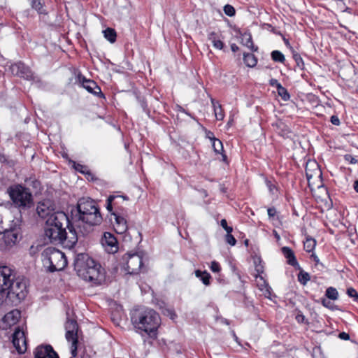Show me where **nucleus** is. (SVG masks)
Returning <instances> with one entry per match:
<instances>
[{
  "label": "nucleus",
  "instance_id": "nucleus-45",
  "mask_svg": "<svg viewBox=\"0 0 358 358\" xmlns=\"http://www.w3.org/2000/svg\"><path fill=\"white\" fill-rule=\"evenodd\" d=\"M226 241L227 243H229L230 245H232V246L235 245L236 243V240L235 239L234 236H232L231 234H227Z\"/></svg>",
  "mask_w": 358,
  "mask_h": 358
},
{
  "label": "nucleus",
  "instance_id": "nucleus-48",
  "mask_svg": "<svg viewBox=\"0 0 358 358\" xmlns=\"http://www.w3.org/2000/svg\"><path fill=\"white\" fill-rule=\"evenodd\" d=\"M338 338L342 340L348 341L350 339V335L348 333L341 332L338 334Z\"/></svg>",
  "mask_w": 358,
  "mask_h": 358
},
{
  "label": "nucleus",
  "instance_id": "nucleus-24",
  "mask_svg": "<svg viewBox=\"0 0 358 358\" xmlns=\"http://www.w3.org/2000/svg\"><path fill=\"white\" fill-rule=\"evenodd\" d=\"M278 134L285 138H289L291 136L292 131L288 126L282 122H278L275 124Z\"/></svg>",
  "mask_w": 358,
  "mask_h": 358
},
{
  "label": "nucleus",
  "instance_id": "nucleus-21",
  "mask_svg": "<svg viewBox=\"0 0 358 358\" xmlns=\"http://www.w3.org/2000/svg\"><path fill=\"white\" fill-rule=\"evenodd\" d=\"M208 39L212 43L213 45L219 50H222L224 47V43L220 39L217 34L212 31L208 34Z\"/></svg>",
  "mask_w": 358,
  "mask_h": 358
},
{
  "label": "nucleus",
  "instance_id": "nucleus-43",
  "mask_svg": "<svg viewBox=\"0 0 358 358\" xmlns=\"http://www.w3.org/2000/svg\"><path fill=\"white\" fill-rule=\"evenodd\" d=\"M74 167L76 171H80V173L88 174L89 176H91V173L88 171H86V169H87L86 166H84L81 164H75Z\"/></svg>",
  "mask_w": 358,
  "mask_h": 358
},
{
  "label": "nucleus",
  "instance_id": "nucleus-38",
  "mask_svg": "<svg viewBox=\"0 0 358 358\" xmlns=\"http://www.w3.org/2000/svg\"><path fill=\"white\" fill-rule=\"evenodd\" d=\"M260 289L262 291L265 297L271 299V288L266 282H264V284L261 285Z\"/></svg>",
  "mask_w": 358,
  "mask_h": 358
},
{
  "label": "nucleus",
  "instance_id": "nucleus-30",
  "mask_svg": "<svg viewBox=\"0 0 358 358\" xmlns=\"http://www.w3.org/2000/svg\"><path fill=\"white\" fill-rule=\"evenodd\" d=\"M104 37L110 43H114L116 41L117 34L115 29L112 28H107L103 31Z\"/></svg>",
  "mask_w": 358,
  "mask_h": 358
},
{
  "label": "nucleus",
  "instance_id": "nucleus-10",
  "mask_svg": "<svg viewBox=\"0 0 358 358\" xmlns=\"http://www.w3.org/2000/svg\"><path fill=\"white\" fill-rule=\"evenodd\" d=\"M67 227L64 225H53L48 226L45 225L44 227V235L45 238H48L50 243H63L67 238H70L68 236V234L66 231Z\"/></svg>",
  "mask_w": 358,
  "mask_h": 358
},
{
  "label": "nucleus",
  "instance_id": "nucleus-51",
  "mask_svg": "<svg viewBox=\"0 0 358 358\" xmlns=\"http://www.w3.org/2000/svg\"><path fill=\"white\" fill-rule=\"evenodd\" d=\"M270 85L273 87H275L277 89L278 88V85H282L276 79H271L270 80Z\"/></svg>",
  "mask_w": 358,
  "mask_h": 358
},
{
  "label": "nucleus",
  "instance_id": "nucleus-37",
  "mask_svg": "<svg viewBox=\"0 0 358 358\" xmlns=\"http://www.w3.org/2000/svg\"><path fill=\"white\" fill-rule=\"evenodd\" d=\"M277 90H278V95L280 96H281V98L284 101H287L288 99H289V98H290L289 94L288 93L287 90L284 87H282V85H278V88L277 89Z\"/></svg>",
  "mask_w": 358,
  "mask_h": 358
},
{
  "label": "nucleus",
  "instance_id": "nucleus-25",
  "mask_svg": "<svg viewBox=\"0 0 358 358\" xmlns=\"http://www.w3.org/2000/svg\"><path fill=\"white\" fill-rule=\"evenodd\" d=\"M211 103L214 109L215 116L217 120H222L224 117L223 109L218 101L211 99Z\"/></svg>",
  "mask_w": 358,
  "mask_h": 358
},
{
  "label": "nucleus",
  "instance_id": "nucleus-4",
  "mask_svg": "<svg viewBox=\"0 0 358 358\" xmlns=\"http://www.w3.org/2000/svg\"><path fill=\"white\" fill-rule=\"evenodd\" d=\"M131 320L136 329L150 336L155 335L161 321L159 314L150 308L135 310Z\"/></svg>",
  "mask_w": 358,
  "mask_h": 358
},
{
  "label": "nucleus",
  "instance_id": "nucleus-31",
  "mask_svg": "<svg viewBox=\"0 0 358 358\" xmlns=\"http://www.w3.org/2000/svg\"><path fill=\"white\" fill-rule=\"evenodd\" d=\"M118 198H122L124 200H128V198L126 196H109L106 201V208L109 212H111L113 210V202L114 201L115 199Z\"/></svg>",
  "mask_w": 358,
  "mask_h": 358
},
{
  "label": "nucleus",
  "instance_id": "nucleus-57",
  "mask_svg": "<svg viewBox=\"0 0 358 358\" xmlns=\"http://www.w3.org/2000/svg\"><path fill=\"white\" fill-rule=\"evenodd\" d=\"M220 224H221V226H222L223 228H226V227H227V226H228V225H227V220H226L225 219H222V220H221V221H220Z\"/></svg>",
  "mask_w": 358,
  "mask_h": 358
},
{
  "label": "nucleus",
  "instance_id": "nucleus-59",
  "mask_svg": "<svg viewBox=\"0 0 358 358\" xmlns=\"http://www.w3.org/2000/svg\"><path fill=\"white\" fill-rule=\"evenodd\" d=\"M224 229L227 231V234H231L233 231L232 227L227 226V227L224 228Z\"/></svg>",
  "mask_w": 358,
  "mask_h": 358
},
{
  "label": "nucleus",
  "instance_id": "nucleus-53",
  "mask_svg": "<svg viewBox=\"0 0 358 358\" xmlns=\"http://www.w3.org/2000/svg\"><path fill=\"white\" fill-rule=\"evenodd\" d=\"M311 258L313 259V261L315 262L316 264H319V262H320L319 258L315 253H313L311 255Z\"/></svg>",
  "mask_w": 358,
  "mask_h": 358
},
{
  "label": "nucleus",
  "instance_id": "nucleus-39",
  "mask_svg": "<svg viewBox=\"0 0 358 358\" xmlns=\"http://www.w3.org/2000/svg\"><path fill=\"white\" fill-rule=\"evenodd\" d=\"M254 262L255 264V271H257L258 275H259L264 272V266L262 263V260L260 258H257L254 259Z\"/></svg>",
  "mask_w": 358,
  "mask_h": 358
},
{
  "label": "nucleus",
  "instance_id": "nucleus-36",
  "mask_svg": "<svg viewBox=\"0 0 358 358\" xmlns=\"http://www.w3.org/2000/svg\"><path fill=\"white\" fill-rule=\"evenodd\" d=\"M66 332L78 329L77 322L74 320L68 319L65 324Z\"/></svg>",
  "mask_w": 358,
  "mask_h": 358
},
{
  "label": "nucleus",
  "instance_id": "nucleus-6",
  "mask_svg": "<svg viewBox=\"0 0 358 358\" xmlns=\"http://www.w3.org/2000/svg\"><path fill=\"white\" fill-rule=\"evenodd\" d=\"M8 193L13 203L21 210L28 209L32 206V195L24 187L20 185L11 186L8 189Z\"/></svg>",
  "mask_w": 358,
  "mask_h": 358
},
{
  "label": "nucleus",
  "instance_id": "nucleus-49",
  "mask_svg": "<svg viewBox=\"0 0 358 358\" xmlns=\"http://www.w3.org/2000/svg\"><path fill=\"white\" fill-rule=\"evenodd\" d=\"M267 212L269 217H273L276 214V210L273 207L268 208Z\"/></svg>",
  "mask_w": 358,
  "mask_h": 358
},
{
  "label": "nucleus",
  "instance_id": "nucleus-16",
  "mask_svg": "<svg viewBox=\"0 0 358 358\" xmlns=\"http://www.w3.org/2000/svg\"><path fill=\"white\" fill-rule=\"evenodd\" d=\"M102 244L104 246H108V252L114 253L117 250V241L116 238L109 232H105L102 238Z\"/></svg>",
  "mask_w": 358,
  "mask_h": 358
},
{
  "label": "nucleus",
  "instance_id": "nucleus-55",
  "mask_svg": "<svg viewBox=\"0 0 358 358\" xmlns=\"http://www.w3.org/2000/svg\"><path fill=\"white\" fill-rule=\"evenodd\" d=\"M35 178V177H30L29 178H27L25 180V183L27 185H31V184L33 182V179Z\"/></svg>",
  "mask_w": 358,
  "mask_h": 358
},
{
  "label": "nucleus",
  "instance_id": "nucleus-19",
  "mask_svg": "<svg viewBox=\"0 0 358 358\" xmlns=\"http://www.w3.org/2000/svg\"><path fill=\"white\" fill-rule=\"evenodd\" d=\"M282 252L285 257L287 259L288 264L293 266L298 265V262L296 261L294 253L291 248L289 247H283L282 248Z\"/></svg>",
  "mask_w": 358,
  "mask_h": 358
},
{
  "label": "nucleus",
  "instance_id": "nucleus-14",
  "mask_svg": "<svg viewBox=\"0 0 358 358\" xmlns=\"http://www.w3.org/2000/svg\"><path fill=\"white\" fill-rule=\"evenodd\" d=\"M112 215L114 216L115 219L113 227L116 233L120 234L125 233L128 229L127 221L126 218L117 212L112 213Z\"/></svg>",
  "mask_w": 358,
  "mask_h": 358
},
{
  "label": "nucleus",
  "instance_id": "nucleus-8",
  "mask_svg": "<svg viewBox=\"0 0 358 358\" xmlns=\"http://www.w3.org/2000/svg\"><path fill=\"white\" fill-rule=\"evenodd\" d=\"M15 278L14 271L10 267L0 266V308L7 301L9 294L8 289Z\"/></svg>",
  "mask_w": 358,
  "mask_h": 358
},
{
  "label": "nucleus",
  "instance_id": "nucleus-33",
  "mask_svg": "<svg viewBox=\"0 0 358 358\" xmlns=\"http://www.w3.org/2000/svg\"><path fill=\"white\" fill-rule=\"evenodd\" d=\"M325 295L329 299L331 300H336L338 297V293L336 289L332 287L327 289Z\"/></svg>",
  "mask_w": 358,
  "mask_h": 358
},
{
  "label": "nucleus",
  "instance_id": "nucleus-47",
  "mask_svg": "<svg viewBox=\"0 0 358 358\" xmlns=\"http://www.w3.org/2000/svg\"><path fill=\"white\" fill-rule=\"evenodd\" d=\"M331 122L334 125H339L340 124V120L336 115H332L330 119Z\"/></svg>",
  "mask_w": 358,
  "mask_h": 358
},
{
  "label": "nucleus",
  "instance_id": "nucleus-52",
  "mask_svg": "<svg viewBox=\"0 0 358 358\" xmlns=\"http://www.w3.org/2000/svg\"><path fill=\"white\" fill-rule=\"evenodd\" d=\"M31 187H33L35 189H38L40 187V182L37 180L36 178L33 179V182L31 184Z\"/></svg>",
  "mask_w": 358,
  "mask_h": 358
},
{
  "label": "nucleus",
  "instance_id": "nucleus-26",
  "mask_svg": "<svg viewBox=\"0 0 358 358\" xmlns=\"http://www.w3.org/2000/svg\"><path fill=\"white\" fill-rule=\"evenodd\" d=\"M241 40H242V43H243V45L247 46L252 51L257 50V47H255V45L253 44L252 36L250 34L244 33L243 34H242Z\"/></svg>",
  "mask_w": 358,
  "mask_h": 358
},
{
  "label": "nucleus",
  "instance_id": "nucleus-28",
  "mask_svg": "<svg viewBox=\"0 0 358 358\" xmlns=\"http://www.w3.org/2000/svg\"><path fill=\"white\" fill-rule=\"evenodd\" d=\"M195 275L197 278H199L200 280L205 285H210V279L211 278L209 273L207 271H201L200 270H196L195 271Z\"/></svg>",
  "mask_w": 358,
  "mask_h": 358
},
{
  "label": "nucleus",
  "instance_id": "nucleus-18",
  "mask_svg": "<svg viewBox=\"0 0 358 358\" xmlns=\"http://www.w3.org/2000/svg\"><path fill=\"white\" fill-rule=\"evenodd\" d=\"M306 175L307 180L310 181L311 178L315 176H320L321 171L318 168V165L315 162H310L307 164L306 168Z\"/></svg>",
  "mask_w": 358,
  "mask_h": 358
},
{
  "label": "nucleus",
  "instance_id": "nucleus-46",
  "mask_svg": "<svg viewBox=\"0 0 358 358\" xmlns=\"http://www.w3.org/2000/svg\"><path fill=\"white\" fill-rule=\"evenodd\" d=\"M345 160L348 161L351 164H355L357 163V159L350 155H346L345 156Z\"/></svg>",
  "mask_w": 358,
  "mask_h": 358
},
{
  "label": "nucleus",
  "instance_id": "nucleus-60",
  "mask_svg": "<svg viewBox=\"0 0 358 358\" xmlns=\"http://www.w3.org/2000/svg\"><path fill=\"white\" fill-rule=\"evenodd\" d=\"M283 41L286 45L287 47H289L290 49H292V50H293L292 48L291 47L290 45V43L289 42V41L287 39H286L285 38H283Z\"/></svg>",
  "mask_w": 358,
  "mask_h": 358
},
{
  "label": "nucleus",
  "instance_id": "nucleus-23",
  "mask_svg": "<svg viewBox=\"0 0 358 358\" xmlns=\"http://www.w3.org/2000/svg\"><path fill=\"white\" fill-rule=\"evenodd\" d=\"M212 146L215 152L222 154L223 161H226L227 156L223 153L224 150L222 141L215 137H212Z\"/></svg>",
  "mask_w": 358,
  "mask_h": 358
},
{
  "label": "nucleus",
  "instance_id": "nucleus-56",
  "mask_svg": "<svg viewBox=\"0 0 358 358\" xmlns=\"http://www.w3.org/2000/svg\"><path fill=\"white\" fill-rule=\"evenodd\" d=\"M266 184H267V186H268L270 192H272L273 189L275 188V185L271 184V182L270 181H267Z\"/></svg>",
  "mask_w": 358,
  "mask_h": 358
},
{
  "label": "nucleus",
  "instance_id": "nucleus-29",
  "mask_svg": "<svg viewBox=\"0 0 358 358\" xmlns=\"http://www.w3.org/2000/svg\"><path fill=\"white\" fill-rule=\"evenodd\" d=\"M315 245L316 241L310 236H308L303 243L305 250L308 252H313L315 248Z\"/></svg>",
  "mask_w": 358,
  "mask_h": 358
},
{
  "label": "nucleus",
  "instance_id": "nucleus-41",
  "mask_svg": "<svg viewBox=\"0 0 358 358\" xmlns=\"http://www.w3.org/2000/svg\"><path fill=\"white\" fill-rule=\"evenodd\" d=\"M348 295L353 298L355 301L358 302V292L352 287H350L347 289Z\"/></svg>",
  "mask_w": 358,
  "mask_h": 358
},
{
  "label": "nucleus",
  "instance_id": "nucleus-32",
  "mask_svg": "<svg viewBox=\"0 0 358 358\" xmlns=\"http://www.w3.org/2000/svg\"><path fill=\"white\" fill-rule=\"evenodd\" d=\"M310 279V275L307 272L301 271L298 274V280L303 285H306Z\"/></svg>",
  "mask_w": 358,
  "mask_h": 358
},
{
  "label": "nucleus",
  "instance_id": "nucleus-13",
  "mask_svg": "<svg viewBox=\"0 0 358 358\" xmlns=\"http://www.w3.org/2000/svg\"><path fill=\"white\" fill-rule=\"evenodd\" d=\"M10 69L12 74L14 76L23 78L28 80H32L34 78L33 73L30 69L20 62L12 64L10 67Z\"/></svg>",
  "mask_w": 358,
  "mask_h": 358
},
{
  "label": "nucleus",
  "instance_id": "nucleus-2",
  "mask_svg": "<svg viewBox=\"0 0 358 358\" xmlns=\"http://www.w3.org/2000/svg\"><path fill=\"white\" fill-rule=\"evenodd\" d=\"M36 212L38 216L45 220V224L48 226L64 225L67 227L70 236L69 242L74 244L78 241L77 231L73 224H70L68 216L63 211L55 210V205L50 200H45L39 202Z\"/></svg>",
  "mask_w": 358,
  "mask_h": 358
},
{
  "label": "nucleus",
  "instance_id": "nucleus-11",
  "mask_svg": "<svg viewBox=\"0 0 358 358\" xmlns=\"http://www.w3.org/2000/svg\"><path fill=\"white\" fill-rule=\"evenodd\" d=\"M12 343L19 354H23L27 350V341L24 332L17 327L13 334Z\"/></svg>",
  "mask_w": 358,
  "mask_h": 358
},
{
  "label": "nucleus",
  "instance_id": "nucleus-35",
  "mask_svg": "<svg viewBox=\"0 0 358 358\" xmlns=\"http://www.w3.org/2000/svg\"><path fill=\"white\" fill-rule=\"evenodd\" d=\"M292 54L296 66L301 70L304 69V62L301 55L294 50H292Z\"/></svg>",
  "mask_w": 358,
  "mask_h": 358
},
{
  "label": "nucleus",
  "instance_id": "nucleus-58",
  "mask_svg": "<svg viewBox=\"0 0 358 358\" xmlns=\"http://www.w3.org/2000/svg\"><path fill=\"white\" fill-rule=\"evenodd\" d=\"M354 189L358 193V180H355L353 184Z\"/></svg>",
  "mask_w": 358,
  "mask_h": 358
},
{
  "label": "nucleus",
  "instance_id": "nucleus-1",
  "mask_svg": "<svg viewBox=\"0 0 358 358\" xmlns=\"http://www.w3.org/2000/svg\"><path fill=\"white\" fill-rule=\"evenodd\" d=\"M72 220L78 237L85 236L92 231L93 227L101 223L102 216L94 200L82 198L78 202L76 213H72Z\"/></svg>",
  "mask_w": 358,
  "mask_h": 358
},
{
  "label": "nucleus",
  "instance_id": "nucleus-61",
  "mask_svg": "<svg viewBox=\"0 0 358 358\" xmlns=\"http://www.w3.org/2000/svg\"><path fill=\"white\" fill-rule=\"evenodd\" d=\"M207 136H208V138H209L211 141H212V137H215V136H213V134L212 132H210V131H209V132L207 134Z\"/></svg>",
  "mask_w": 358,
  "mask_h": 358
},
{
  "label": "nucleus",
  "instance_id": "nucleus-15",
  "mask_svg": "<svg viewBox=\"0 0 358 358\" xmlns=\"http://www.w3.org/2000/svg\"><path fill=\"white\" fill-rule=\"evenodd\" d=\"M34 358H59V356L51 345H45L36 349Z\"/></svg>",
  "mask_w": 358,
  "mask_h": 358
},
{
  "label": "nucleus",
  "instance_id": "nucleus-20",
  "mask_svg": "<svg viewBox=\"0 0 358 358\" xmlns=\"http://www.w3.org/2000/svg\"><path fill=\"white\" fill-rule=\"evenodd\" d=\"M66 338L68 341L72 342V354L75 356L78 343V330L66 332Z\"/></svg>",
  "mask_w": 358,
  "mask_h": 358
},
{
  "label": "nucleus",
  "instance_id": "nucleus-9",
  "mask_svg": "<svg viewBox=\"0 0 358 358\" xmlns=\"http://www.w3.org/2000/svg\"><path fill=\"white\" fill-rule=\"evenodd\" d=\"M119 264L128 274H138L143 268V258L137 253L125 254L120 259Z\"/></svg>",
  "mask_w": 358,
  "mask_h": 358
},
{
  "label": "nucleus",
  "instance_id": "nucleus-12",
  "mask_svg": "<svg viewBox=\"0 0 358 358\" xmlns=\"http://www.w3.org/2000/svg\"><path fill=\"white\" fill-rule=\"evenodd\" d=\"M78 79L83 88H85L88 92L99 97L104 98V95L102 93L100 87L94 80L87 79L85 76L80 74L78 75Z\"/></svg>",
  "mask_w": 358,
  "mask_h": 358
},
{
  "label": "nucleus",
  "instance_id": "nucleus-42",
  "mask_svg": "<svg viewBox=\"0 0 358 358\" xmlns=\"http://www.w3.org/2000/svg\"><path fill=\"white\" fill-rule=\"evenodd\" d=\"M31 5L34 9L38 10L39 13H42L43 6H42L40 0H32Z\"/></svg>",
  "mask_w": 358,
  "mask_h": 358
},
{
  "label": "nucleus",
  "instance_id": "nucleus-5",
  "mask_svg": "<svg viewBox=\"0 0 358 358\" xmlns=\"http://www.w3.org/2000/svg\"><path fill=\"white\" fill-rule=\"evenodd\" d=\"M43 264L48 268L50 272L63 270L67 265V260L64 252L55 249L49 248L45 250L43 253Z\"/></svg>",
  "mask_w": 358,
  "mask_h": 358
},
{
  "label": "nucleus",
  "instance_id": "nucleus-40",
  "mask_svg": "<svg viewBox=\"0 0 358 358\" xmlns=\"http://www.w3.org/2000/svg\"><path fill=\"white\" fill-rule=\"evenodd\" d=\"M224 13L229 17L234 16L236 13L234 8L229 4L224 6Z\"/></svg>",
  "mask_w": 358,
  "mask_h": 358
},
{
  "label": "nucleus",
  "instance_id": "nucleus-7",
  "mask_svg": "<svg viewBox=\"0 0 358 358\" xmlns=\"http://www.w3.org/2000/svg\"><path fill=\"white\" fill-rule=\"evenodd\" d=\"M9 294L7 299L13 303H18L25 299L27 290V281L22 277H17L14 279L11 285H10Z\"/></svg>",
  "mask_w": 358,
  "mask_h": 358
},
{
  "label": "nucleus",
  "instance_id": "nucleus-22",
  "mask_svg": "<svg viewBox=\"0 0 358 358\" xmlns=\"http://www.w3.org/2000/svg\"><path fill=\"white\" fill-rule=\"evenodd\" d=\"M3 238L6 244H14L17 241L18 234L13 230L7 231L4 233Z\"/></svg>",
  "mask_w": 358,
  "mask_h": 358
},
{
  "label": "nucleus",
  "instance_id": "nucleus-27",
  "mask_svg": "<svg viewBox=\"0 0 358 358\" xmlns=\"http://www.w3.org/2000/svg\"><path fill=\"white\" fill-rule=\"evenodd\" d=\"M243 60L245 64L249 67H254L257 65V59L252 53H244Z\"/></svg>",
  "mask_w": 358,
  "mask_h": 358
},
{
  "label": "nucleus",
  "instance_id": "nucleus-44",
  "mask_svg": "<svg viewBox=\"0 0 358 358\" xmlns=\"http://www.w3.org/2000/svg\"><path fill=\"white\" fill-rule=\"evenodd\" d=\"M210 270L214 273H218L220 271V266L218 262L213 261L210 264Z\"/></svg>",
  "mask_w": 358,
  "mask_h": 358
},
{
  "label": "nucleus",
  "instance_id": "nucleus-54",
  "mask_svg": "<svg viewBox=\"0 0 358 358\" xmlns=\"http://www.w3.org/2000/svg\"><path fill=\"white\" fill-rule=\"evenodd\" d=\"M238 49L239 48L236 44H235V43L231 44V50H232V52H236L238 50Z\"/></svg>",
  "mask_w": 358,
  "mask_h": 358
},
{
  "label": "nucleus",
  "instance_id": "nucleus-17",
  "mask_svg": "<svg viewBox=\"0 0 358 358\" xmlns=\"http://www.w3.org/2000/svg\"><path fill=\"white\" fill-rule=\"evenodd\" d=\"M21 317L20 310L15 309L4 315L3 317V322L8 327H11L17 324Z\"/></svg>",
  "mask_w": 358,
  "mask_h": 358
},
{
  "label": "nucleus",
  "instance_id": "nucleus-34",
  "mask_svg": "<svg viewBox=\"0 0 358 358\" xmlns=\"http://www.w3.org/2000/svg\"><path fill=\"white\" fill-rule=\"evenodd\" d=\"M271 58L274 62H277L283 63L285 61L284 55L278 50H273L271 52Z\"/></svg>",
  "mask_w": 358,
  "mask_h": 358
},
{
  "label": "nucleus",
  "instance_id": "nucleus-3",
  "mask_svg": "<svg viewBox=\"0 0 358 358\" xmlns=\"http://www.w3.org/2000/svg\"><path fill=\"white\" fill-rule=\"evenodd\" d=\"M74 269L79 277L93 285H101L105 280V269L86 253L76 256Z\"/></svg>",
  "mask_w": 358,
  "mask_h": 358
},
{
  "label": "nucleus",
  "instance_id": "nucleus-50",
  "mask_svg": "<svg viewBox=\"0 0 358 358\" xmlns=\"http://www.w3.org/2000/svg\"><path fill=\"white\" fill-rule=\"evenodd\" d=\"M322 304L327 308H331V302L327 299H322Z\"/></svg>",
  "mask_w": 358,
  "mask_h": 358
}]
</instances>
